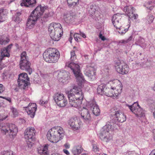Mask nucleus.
<instances>
[{
  "label": "nucleus",
  "instance_id": "1",
  "mask_svg": "<svg viewBox=\"0 0 155 155\" xmlns=\"http://www.w3.org/2000/svg\"><path fill=\"white\" fill-rule=\"evenodd\" d=\"M68 93L70 104L71 106L79 108L81 107L84 95L80 89L77 87L74 86Z\"/></svg>",
  "mask_w": 155,
  "mask_h": 155
},
{
  "label": "nucleus",
  "instance_id": "2",
  "mask_svg": "<svg viewBox=\"0 0 155 155\" xmlns=\"http://www.w3.org/2000/svg\"><path fill=\"white\" fill-rule=\"evenodd\" d=\"M64 135V131L61 127L56 126L53 127L48 132L47 137L50 142L56 143L62 139Z\"/></svg>",
  "mask_w": 155,
  "mask_h": 155
},
{
  "label": "nucleus",
  "instance_id": "3",
  "mask_svg": "<svg viewBox=\"0 0 155 155\" xmlns=\"http://www.w3.org/2000/svg\"><path fill=\"white\" fill-rule=\"evenodd\" d=\"M46 9L45 7H42L41 5L38 6L32 12L28 18L26 24L27 28L29 29L32 28L37 20L41 17Z\"/></svg>",
  "mask_w": 155,
  "mask_h": 155
},
{
  "label": "nucleus",
  "instance_id": "4",
  "mask_svg": "<svg viewBox=\"0 0 155 155\" xmlns=\"http://www.w3.org/2000/svg\"><path fill=\"white\" fill-rule=\"evenodd\" d=\"M44 60L50 63L57 62L60 57L59 51L54 48H50L45 50L43 53Z\"/></svg>",
  "mask_w": 155,
  "mask_h": 155
},
{
  "label": "nucleus",
  "instance_id": "5",
  "mask_svg": "<svg viewBox=\"0 0 155 155\" xmlns=\"http://www.w3.org/2000/svg\"><path fill=\"white\" fill-rule=\"evenodd\" d=\"M61 25L59 23H52L48 28V31L51 38L54 41H58L63 34Z\"/></svg>",
  "mask_w": 155,
  "mask_h": 155
},
{
  "label": "nucleus",
  "instance_id": "6",
  "mask_svg": "<svg viewBox=\"0 0 155 155\" xmlns=\"http://www.w3.org/2000/svg\"><path fill=\"white\" fill-rule=\"evenodd\" d=\"M66 66L70 68L72 70L76 77L77 81L81 84L84 81V78L80 73V66L77 63L68 61L66 63Z\"/></svg>",
  "mask_w": 155,
  "mask_h": 155
},
{
  "label": "nucleus",
  "instance_id": "7",
  "mask_svg": "<svg viewBox=\"0 0 155 155\" xmlns=\"http://www.w3.org/2000/svg\"><path fill=\"white\" fill-rule=\"evenodd\" d=\"M0 130L3 133L8 134L11 138H14L18 132L17 127L14 124H12L6 125L4 123H0Z\"/></svg>",
  "mask_w": 155,
  "mask_h": 155
},
{
  "label": "nucleus",
  "instance_id": "8",
  "mask_svg": "<svg viewBox=\"0 0 155 155\" xmlns=\"http://www.w3.org/2000/svg\"><path fill=\"white\" fill-rule=\"evenodd\" d=\"M26 54L24 51L21 54L19 65L20 69L27 71L29 74L32 72V69L31 67V63L28 61L26 56Z\"/></svg>",
  "mask_w": 155,
  "mask_h": 155
},
{
  "label": "nucleus",
  "instance_id": "9",
  "mask_svg": "<svg viewBox=\"0 0 155 155\" xmlns=\"http://www.w3.org/2000/svg\"><path fill=\"white\" fill-rule=\"evenodd\" d=\"M112 114L115 116L113 123L116 124L117 122L123 123L126 119V116L122 111V109L120 107H118L111 109Z\"/></svg>",
  "mask_w": 155,
  "mask_h": 155
},
{
  "label": "nucleus",
  "instance_id": "10",
  "mask_svg": "<svg viewBox=\"0 0 155 155\" xmlns=\"http://www.w3.org/2000/svg\"><path fill=\"white\" fill-rule=\"evenodd\" d=\"M97 67L94 63L87 64L84 71V74L91 81H94L96 78V72Z\"/></svg>",
  "mask_w": 155,
  "mask_h": 155
},
{
  "label": "nucleus",
  "instance_id": "11",
  "mask_svg": "<svg viewBox=\"0 0 155 155\" xmlns=\"http://www.w3.org/2000/svg\"><path fill=\"white\" fill-rule=\"evenodd\" d=\"M18 82L19 87L21 89L26 90L28 88L29 84V78L26 73H22L18 75Z\"/></svg>",
  "mask_w": 155,
  "mask_h": 155
},
{
  "label": "nucleus",
  "instance_id": "12",
  "mask_svg": "<svg viewBox=\"0 0 155 155\" xmlns=\"http://www.w3.org/2000/svg\"><path fill=\"white\" fill-rule=\"evenodd\" d=\"M126 106L128 107L130 110L137 117H141L145 116L144 111L140 107L137 102L134 103L131 105L126 104Z\"/></svg>",
  "mask_w": 155,
  "mask_h": 155
},
{
  "label": "nucleus",
  "instance_id": "13",
  "mask_svg": "<svg viewBox=\"0 0 155 155\" xmlns=\"http://www.w3.org/2000/svg\"><path fill=\"white\" fill-rule=\"evenodd\" d=\"M114 130V126H113L112 123L108 122L101 130L100 135V138L102 140L108 139L109 131H112Z\"/></svg>",
  "mask_w": 155,
  "mask_h": 155
},
{
  "label": "nucleus",
  "instance_id": "14",
  "mask_svg": "<svg viewBox=\"0 0 155 155\" xmlns=\"http://www.w3.org/2000/svg\"><path fill=\"white\" fill-rule=\"evenodd\" d=\"M115 67L117 71L123 74H126L129 71L128 66L124 62L118 60L115 63Z\"/></svg>",
  "mask_w": 155,
  "mask_h": 155
},
{
  "label": "nucleus",
  "instance_id": "15",
  "mask_svg": "<svg viewBox=\"0 0 155 155\" xmlns=\"http://www.w3.org/2000/svg\"><path fill=\"white\" fill-rule=\"evenodd\" d=\"M117 88L116 87H111L110 88H106L104 95L107 96L111 97L117 96L118 94L117 93H116L114 91V90L117 88V91H119L118 93L120 94L121 92L122 89V86L121 84H119V86H117Z\"/></svg>",
  "mask_w": 155,
  "mask_h": 155
},
{
  "label": "nucleus",
  "instance_id": "16",
  "mask_svg": "<svg viewBox=\"0 0 155 155\" xmlns=\"http://www.w3.org/2000/svg\"><path fill=\"white\" fill-rule=\"evenodd\" d=\"M36 131L35 128L32 127H28L25 130L24 137L25 139L28 140H34Z\"/></svg>",
  "mask_w": 155,
  "mask_h": 155
},
{
  "label": "nucleus",
  "instance_id": "17",
  "mask_svg": "<svg viewBox=\"0 0 155 155\" xmlns=\"http://www.w3.org/2000/svg\"><path fill=\"white\" fill-rule=\"evenodd\" d=\"M124 10L126 14L131 19L134 20L138 18V15L134 13L135 11L134 8L132 6H127L125 7Z\"/></svg>",
  "mask_w": 155,
  "mask_h": 155
},
{
  "label": "nucleus",
  "instance_id": "18",
  "mask_svg": "<svg viewBox=\"0 0 155 155\" xmlns=\"http://www.w3.org/2000/svg\"><path fill=\"white\" fill-rule=\"evenodd\" d=\"M24 108L26 111L28 115L31 118H33L34 117L37 109L35 103H30L28 106L24 107Z\"/></svg>",
  "mask_w": 155,
  "mask_h": 155
},
{
  "label": "nucleus",
  "instance_id": "19",
  "mask_svg": "<svg viewBox=\"0 0 155 155\" xmlns=\"http://www.w3.org/2000/svg\"><path fill=\"white\" fill-rule=\"evenodd\" d=\"M81 122L77 118H71L68 121V124L74 130H76L80 127Z\"/></svg>",
  "mask_w": 155,
  "mask_h": 155
},
{
  "label": "nucleus",
  "instance_id": "20",
  "mask_svg": "<svg viewBox=\"0 0 155 155\" xmlns=\"http://www.w3.org/2000/svg\"><path fill=\"white\" fill-rule=\"evenodd\" d=\"M58 78L59 82L64 83L69 79L68 72L63 70L58 71Z\"/></svg>",
  "mask_w": 155,
  "mask_h": 155
},
{
  "label": "nucleus",
  "instance_id": "21",
  "mask_svg": "<svg viewBox=\"0 0 155 155\" xmlns=\"http://www.w3.org/2000/svg\"><path fill=\"white\" fill-rule=\"evenodd\" d=\"M82 119L84 122H88L91 120V115L88 110L83 107L80 113Z\"/></svg>",
  "mask_w": 155,
  "mask_h": 155
},
{
  "label": "nucleus",
  "instance_id": "22",
  "mask_svg": "<svg viewBox=\"0 0 155 155\" xmlns=\"http://www.w3.org/2000/svg\"><path fill=\"white\" fill-rule=\"evenodd\" d=\"M89 106L91 109L92 110L93 113L95 115L98 116L99 115L100 110L98 106L95 101L91 102L89 104Z\"/></svg>",
  "mask_w": 155,
  "mask_h": 155
},
{
  "label": "nucleus",
  "instance_id": "23",
  "mask_svg": "<svg viewBox=\"0 0 155 155\" xmlns=\"http://www.w3.org/2000/svg\"><path fill=\"white\" fill-rule=\"evenodd\" d=\"M48 145L41 146L38 148V153L41 155H49L48 151Z\"/></svg>",
  "mask_w": 155,
  "mask_h": 155
},
{
  "label": "nucleus",
  "instance_id": "24",
  "mask_svg": "<svg viewBox=\"0 0 155 155\" xmlns=\"http://www.w3.org/2000/svg\"><path fill=\"white\" fill-rule=\"evenodd\" d=\"M63 18L65 22L68 24L73 23L74 21V17L70 14L64 15Z\"/></svg>",
  "mask_w": 155,
  "mask_h": 155
},
{
  "label": "nucleus",
  "instance_id": "25",
  "mask_svg": "<svg viewBox=\"0 0 155 155\" xmlns=\"http://www.w3.org/2000/svg\"><path fill=\"white\" fill-rule=\"evenodd\" d=\"M64 96L63 94H60L59 93H55L53 96L54 100L56 103L60 101L61 100L63 99Z\"/></svg>",
  "mask_w": 155,
  "mask_h": 155
},
{
  "label": "nucleus",
  "instance_id": "26",
  "mask_svg": "<svg viewBox=\"0 0 155 155\" xmlns=\"http://www.w3.org/2000/svg\"><path fill=\"white\" fill-rule=\"evenodd\" d=\"M106 85L104 84H101L98 86L97 90L98 94L101 95L104 94Z\"/></svg>",
  "mask_w": 155,
  "mask_h": 155
},
{
  "label": "nucleus",
  "instance_id": "27",
  "mask_svg": "<svg viewBox=\"0 0 155 155\" xmlns=\"http://www.w3.org/2000/svg\"><path fill=\"white\" fill-rule=\"evenodd\" d=\"M10 39L4 35H0V45H5L10 41Z\"/></svg>",
  "mask_w": 155,
  "mask_h": 155
},
{
  "label": "nucleus",
  "instance_id": "28",
  "mask_svg": "<svg viewBox=\"0 0 155 155\" xmlns=\"http://www.w3.org/2000/svg\"><path fill=\"white\" fill-rule=\"evenodd\" d=\"M83 150L81 145H78L73 149L72 152L74 155H78L80 154Z\"/></svg>",
  "mask_w": 155,
  "mask_h": 155
},
{
  "label": "nucleus",
  "instance_id": "29",
  "mask_svg": "<svg viewBox=\"0 0 155 155\" xmlns=\"http://www.w3.org/2000/svg\"><path fill=\"white\" fill-rule=\"evenodd\" d=\"M8 50H7L5 48H4L1 50L0 55L1 58H3L4 57H9L10 55V54Z\"/></svg>",
  "mask_w": 155,
  "mask_h": 155
},
{
  "label": "nucleus",
  "instance_id": "30",
  "mask_svg": "<svg viewBox=\"0 0 155 155\" xmlns=\"http://www.w3.org/2000/svg\"><path fill=\"white\" fill-rule=\"evenodd\" d=\"M121 16L119 14H115L112 17V23L118 21H121Z\"/></svg>",
  "mask_w": 155,
  "mask_h": 155
},
{
  "label": "nucleus",
  "instance_id": "31",
  "mask_svg": "<svg viewBox=\"0 0 155 155\" xmlns=\"http://www.w3.org/2000/svg\"><path fill=\"white\" fill-rule=\"evenodd\" d=\"M20 12H17L15 15L13 17L12 20L16 22L19 23L21 21V19L19 16L21 15Z\"/></svg>",
  "mask_w": 155,
  "mask_h": 155
},
{
  "label": "nucleus",
  "instance_id": "32",
  "mask_svg": "<svg viewBox=\"0 0 155 155\" xmlns=\"http://www.w3.org/2000/svg\"><path fill=\"white\" fill-rule=\"evenodd\" d=\"M68 103L67 100L64 97L59 102L56 103L58 106L60 107H65Z\"/></svg>",
  "mask_w": 155,
  "mask_h": 155
},
{
  "label": "nucleus",
  "instance_id": "33",
  "mask_svg": "<svg viewBox=\"0 0 155 155\" xmlns=\"http://www.w3.org/2000/svg\"><path fill=\"white\" fill-rule=\"evenodd\" d=\"M133 38V36H130L128 38L125 40H122L119 41V44H125L128 43L129 42L131 41Z\"/></svg>",
  "mask_w": 155,
  "mask_h": 155
},
{
  "label": "nucleus",
  "instance_id": "34",
  "mask_svg": "<svg viewBox=\"0 0 155 155\" xmlns=\"http://www.w3.org/2000/svg\"><path fill=\"white\" fill-rule=\"evenodd\" d=\"M29 0H22V2L21 3V6H24L26 7H30V4Z\"/></svg>",
  "mask_w": 155,
  "mask_h": 155
},
{
  "label": "nucleus",
  "instance_id": "35",
  "mask_svg": "<svg viewBox=\"0 0 155 155\" xmlns=\"http://www.w3.org/2000/svg\"><path fill=\"white\" fill-rule=\"evenodd\" d=\"M118 28L119 29L118 33L121 35H123L125 34L128 30L127 28L124 29L123 27H122L121 26V27H120Z\"/></svg>",
  "mask_w": 155,
  "mask_h": 155
},
{
  "label": "nucleus",
  "instance_id": "36",
  "mask_svg": "<svg viewBox=\"0 0 155 155\" xmlns=\"http://www.w3.org/2000/svg\"><path fill=\"white\" fill-rule=\"evenodd\" d=\"M74 37L75 41L77 42H79L81 41V38L79 33H74Z\"/></svg>",
  "mask_w": 155,
  "mask_h": 155
},
{
  "label": "nucleus",
  "instance_id": "37",
  "mask_svg": "<svg viewBox=\"0 0 155 155\" xmlns=\"http://www.w3.org/2000/svg\"><path fill=\"white\" fill-rule=\"evenodd\" d=\"M3 9L0 10V23L5 21V15L3 13Z\"/></svg>",
  "mask_w": 155,
  "mask_h": 155
},
{
  "label": "nucleus",
  "instance_id": "38",
  "mask_svg": "<svg viewBox=\"0 0 155 155\" xmlns=\"http://www.w3.org/2000/svg\"><path fill=\"white\" fill-rule=\"evenodd\" d=\"M76 59V55L74 51H72L71 52L70 59L71 61H75Z\"/></svg>",
  "mask_w": 155,
  "mask_h": 155
},
{
  "label": "nucleus",
  "instance_id": "39",
  "mask_svg": "<svg viewBox=\"0 0 155 155\" xmlns=\"http://www.w3.org/2000/svg\"><path fill=\"white\" fill-rule=\"evenodd\" d=\"M94 7V6L93 5H91L90 6L91 9L89 11V13L92 15L94 14L96 11L95 8Z\"/></svg>",
  "mask_w": 155,
  "mask_h": 155
},
{
  "label": "nucleus",
  "instance_id": "40",
  "mask_svg": "<svg viewBox=\"0 0 155 155\" xmlns=\"http://www.w3.org/2000/svg\"><path fill=\"white\" fill-rule=\"evenodd\" d=\"M144 42V39L143 38L140 37L137 41L135 43V44L137 45H140L142 44Z\"/></svg>",
  "mask_w": 155,
  "mask_h": 155
},
{
  "label": "nucleus",
  "instance_id": "41",
  "mask_svg": "<svg viewBox=\"0 0 155 155\" xmlns=\"http://www.w3.org/2000/svg\"><path fill=\"white\" fill-rule=\"evenodd\" d=\"M1 155H14L13 154L12 151H4L1 152Z\"/></svg>",
  "mask_w": 155,
  "mask_h": 155
},
{
  "label": "nucleus",
  "instance_id": "42",
  "mask_svg": "<svg viewBox=\"0 0 155 155\" xmlns=\"http://www.w3.org/2000/svg\"><path fill=\"white\" fill-rule=\"evenodd\" d=\"M30 5V7H33L35 6L36 4V0H29Z\"/></svg>",
  "mask_w": 155,
  "mask_h": 155
},
{
  "label": "nucleus",
  "instance_id": "43",
  "mask_svg": "<svg viewBox=\"0 0 155 155\" xmlns=\"http://www.w3.org/2000/svg\"><path fill=\"white\" fill-rule=\"evenodd\" d=\"M121 21H118L116 22H115V24L113 23V24L114 25V27H115L117 29L118 28L121 27Z\"/></svg>",
  "mask_w": 155,
  "mask_h": 155
},
{
  "label": "nucleus",
  "instance_id": "44",
  "mask_svg": "<svg viewBox=\"0 0 155 155\" xmlns=\"http://www.w3.org/2000/svg\"><path fill=\"white\" fill-rule=\"evenodd\" d=\"M11 110L14 116H16L18 114V113L16 109L15 108L12 107L11 108Z\"/></svg>",
  "mask_w": 155,
  "mask_h": 155
},
{
  "label": "nucleus",
  "instance_id": "45",
  "mask_svg": "<svg viewBox=\"0 0 155 155\" xmlns=\"http://www.w3.org/2000/svg\"><path fill=\"white\" fill-rule=\"evenodd\" d=\"M34 141V140H28V141L27 142V144L28 147L31 148L32 147V145L34 143L33 142H32Z\"/></svg>",
  "mask_w": 155,
  "mask_h": 155
},
{
  "label": "nucleus",
  "instance_id": "46",
  "mask_svg": "<svg viewBox=\"0 0 155 155\" xmlns=\"http://www.w3.org/2000/svg\"><path fill=\"white\" fill-rule=\"evenodd\" d=\"M48 15H47V13H45L43 17L41 19V20L44 21H46L48 20Z\"/></svg>",
  "mask_w": 155,
  "mask_h": 155
},
{
  "label": "nucleus",
  "instance_id": "47",
  "mask_svg": "<svg viewBox=\"0 0 155 155\" xmlns=\"http://www.w3.org/2000/svg\"><path fill=\"white\" fill-rule=\"evenodd\" d=\"M8 73L6 71H4L2 74V77L3 79H4L8 75Z\"/></svg>",
  "mask_w": 155,
  "mask_h": 155
},
{
  "label": "nucleus",
  "instance_id": "48",
  "mask_svg": "<svg viewBox=\"0 0 155 155\" xmlns=\"http://www.w3.org/2000/svg\"><path fill=\"white\" fill-rule=\"evenodd\" d=\"M5 90V87L3 85L1 84H0V94L2 93Z\"/></svg>",
  "mask_w": 155,
  "mask_h": 155
},
{
  "label": "nucleus",
  "instance_id": "49",
  "mask_svg": "<svg viewBox=\"0 0 155 155\" xmlns=\"http://www.w3.org/2000/svg\"><path fill=\"white\" fill-rule=\"evenodd\" d=\"M0 98H3V99H5V100H7V101H8L10 103L11 102L12 100H11V99L10 97H3L2 96H0Z\"/></svg>",
  "mask_w": 155,
  "mask_h": 155
},
{
  "label": "nucleus",
  "instance_id": "50",
  "mask_svg": "<svg viewBox=\"0 0 155 155\" xmlns=\"http://www.w3.org/2000/svg\"><path fill=\"white\" fill-rule=\"evenodd\" d=\"M47 101H43L42 100H40L39 101V104L41 105H43L44 104H45L47 103Z\"/></svg>",
  "mask_w": 155,
  "mask_h": 155
},
{
  "label": "nucleus",
  "instance_id": "51",
  "mask_svg": "<svg viewBox=\"0 0 155 155\" xmlns=\"http://www.w3.org/2000/svg\"><path fill=\"white\" fill-rule=\"evenodd\" d=\"M13 46V44H10L9 45H8L5 48L7 50H8V51L9 52L10 49L11 48L12 46Z\"/></svg>",
  "mask_w": 155,
  "mask_h": 155
},
{
  "label": "nucleus",
  "instance_id": "52",
  "mask_svg": "<svg viewBox=\"0 0 155 155\" xmlns=\"http://www.w3.org/2000/svg\"><path fill=\"white\" fill-rule=\"evenodd\" d=\"M79 34L80 35V37L81 36H82L83 38H86V35L83 32H81V31H79Z\"/></svg>",
  "mask_w": 155,
  "mask_h": 155
},
{
  "label": "nucleus",
  "instance_id": "53",
  "mask_svg": "<svg viewBox=\"0 0 155 155\" xmlns=\"http://www.w3.org/2000/svg\"><path fill=\"white\" fill-rule=\"evenodd\" d=\"M78 2L79 0H73V2H72V4H73L72 5L74 6L78 4L79 3Z\"/></svg>",
  "mask_w": 155,
  "mask_h": 155
},
{
  "label": "nucleus",
  "instance_id": "54",
  "mask_svg": "<svg viewBox=\"0 0 155 155\" xmlns=\"http://www.w3.org/2000/svg\"><path fill=\"white\" fill-rule=\"evenodd\" d=\"M47 14L48 15V18H49L53 16L54 15V13L53 12L51 11L47 13Z\"/></svg>",
  "mask_w": 155,
  "mask_h": 155
},
{
  "label": "nucleus",
  "instance_id": "55",
  "mask_svg": "<svg viewBox=\"0 0 155 155\" xmlns=\"http://www.w3.org/2000/svg\"><path fill=\"white\" fill-rule=\"evenodd\" d=\"M93 149L94 151L95 152H97L99 151V148L95 145H93Z\"/></svg>",
  "mask_w": 155,
  "mask_h": 155
},
{
  "label": "nucleus",
  "instance_id": "56",
  "mask_svg": "<svg viewBox=\"0 0 155 155\" xmlns=\"http://www.w3.org/2000/svg\"><path fill=\"white\" fill-rule=\"evenodd\" d=\"M99 37L103 41H104L106 39L104 36H103L102 35L101 33L99 34Z\"/></svg>",
  "mask_w": 155,
  "mask_h": 155
},
{
  "label": "nucleus",
  "instance_id": "57",
  "mask_svg": "<svg viewBox=\"0 0 155 155\" xmlns=\"http://www.w3.org/2000/svg\"><path fill=\"white\" fill-rule=\"evenodd\" d=\"M67 2L68 6H71L72 5V2H73V0H67Z\"/></svg>",
  "mask_w": 155,
  "mask_h": 155
},
{
  "label": "nucleus",
  "instance_id": "58",
  "mask_svg": "<svg viewBox=\"0 0 155 155\" xmlns=\"http://www.w3.org/2000/svg\"><path fill=\"white\" fill-rule=\"evenodd\" d=\"M63 152L67 155H69L70 154L69 152L66 149H63Z\"/></svg>",
  "mask_w": 155,
  "mask_h": 155
},
{
  "label": "nucleus",
  "instance_id": "59",
  "mask_svg": "<svg viewBox=\"0 0 155 155\" xmlns=\"http://www.w3.org/2000/svg\"><path fill=\"white\" fill-rule=\"evenodd\" d=\"M64 147H65L66 149H68L70 147V145L69 144H68V143H65L64 145Z\"/></svg>",
  "mask_w": 155,
  "mask_h": 155
},
{
  "label": "nucleus",
  "instance_id": "60",
  "mask_svg": "<svg viewBox=\"0 0 155 155\" xmlns=\"http://www.w3.org/2000/svg\"><path fill=\"white\" fill-rule=\"evenodd\" d=\"M149 155H155V150H153Z\"/></svg>",
  "mask_w": 155,
  "mask_h": 155
},
{
  "label": "nucleus",
  "instance_id": "61",
  "mask_svg": "<svg viewBox=\"0 0 155 155\" xmlns=\"http://www.w3.org/2000/svg\"><path fill=\"white\" fill-rule=\"evenodd\" d=\"M3 58L1 57L0 58V69H2V60Z\"/></svg>",
  "mask_w": 155,
  "mask_h": 155
},
{
  "label": "nucleus",
  "instance_id": "62",
  "mask_svg": "<svg viewBox=\"0 0 155 155\" xmlns=\"http://www.w3.org/2000/svg\"><path fill=\"white\" fill-rule=\"evenodd\" d=\"M8 117V116H6L4 118H3V119H0V120L1 121H3V120H5Z\"/></svg>",
  "mask_w": 155,
  "mask_h": 155
},
{
  "label": "nucleus",
  "instance_id": "63",
  "mask_svg": "<svg viewBox=\"0 0 155 155\" xmlns=\"http://www.w3.org/2000/svg\"><path fill=\"white\" fill-rule=\"evenodd\" d=\"M147 8L148 9H150V10H151L152 9V8H153V7H152V6H148L147 7Z\"/></svg>",
  "mask_w": 155,
  "mask_h": 155
},
{
  "label": "nucleus",
  "instance_id": "64",
  "mask_svg": "<svg viewBox=\"0 0 155 155\" xmlns=\"http://www.w3.org/2000/svg\"><path fill=\"white\" fill-rule=\"evenodd\" d=\"M153 116L154 117L155 119V108H154V112H153Z\"/></svg>",
  "mask_w": 155,
  "mask_h": 155
}]
</instances>
